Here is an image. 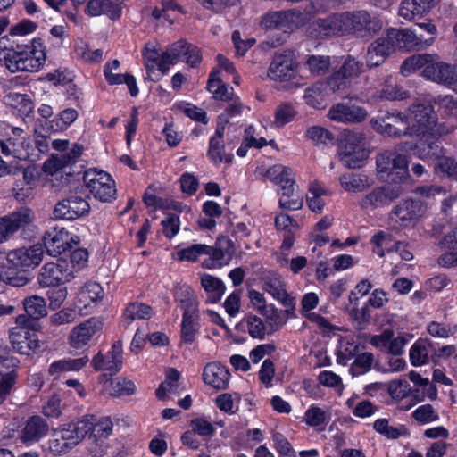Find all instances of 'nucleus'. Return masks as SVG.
<instances>
[{
    "label": "nucleus",
    "instance_id": "nucleus-1",
    "mask_svg": "<svg viewBox=\"0 0 457 457\" xmlns=\"http://www.w3.org/2000/svg\"><path fill=\"white\" fill-rule=\"evenodd\" d=\"M315 25L324 36L353 34L361 38H370L383 27L382 21L365 10L334 13L325 19H318Z\"/></svg>",
    "mask_w": 457,
    "mask_h": 457
},
{
    "label": "nucleus",
    "instance_id": "nucleus-2",
    "mask_svg": "<svg viewBox=\"0 0 457 457\" xmlns=\"http://www.w3.org/2000/svg\"><path fill=\"white\" fill-rule=\"evenodd\" d=\"M46 61V54L40 39H33L30 45L20 46L4 57L6 68L12 71H37Z\"/></svg>",
    "mask_w": 457,
    "mask_h": 457
},
{
    "label": "nucleus",
    "instance_id": "nucleus-3",
    "mask_svg": "<svg viewBox=\"0 0 457 457\" xmlns=\"http://www.w3.org/2000/svg\"><path fill=\"white\" fill-rule=\"evenodd\" d=\"M407 112L411 137H425L431 133L437 117L429 100L424 99L413 103Z\"/></svg>",
    "mask_w": 457,
    "mask_h": 457
},
{
    "label": "nucleus",
    "instance_id": "nucleus-4",
    "mask_svg": "<svg viewBox=\"0 0 457 457\" xmlns=\"http://www.w3.org/2000/svg\"><path fill=\"white\" fill-rule=\"evenodd\" d=\"M376 164L379 173H387L388 183L403 185L409 179L407 156L396 150H385L379 153L376 157Z\"/></svg>",
    "mask_w": 457,
    "mask_h": 457
},
{
    "label": "nucleus",
    "instance_id": "nucleus-5",
    "mask_svg": "<svg viewBox=\"0 0 457 457\" xmlns=\"http://www.w3.org/2000/svg\"><path fill=\"white\" fill-rule=\"evenodd\" d=\"M426 212L427 204L423 201L407 197L394 206L388 219L395 227L411 228L417 224Z\"/></svg>",
    "mask_w": 457,
    "mask_h": 457
},
{
    "label": "nucleus",
    "instance_id": "nucleus-6",
    "mask_svg": "<svg viewBox=\"0 0 457 457\" xmlns=\"http://www.w3.org/2000/svg\"><path fill=\"white\" fill-rule=\"evenodd\" d=\"M370 125L374 130L386 137L400 138L411 136L406 114L396 110L371 119Z\"/></svg>",
    "mask_w": 457,
    "mask_h": 457
},
{
    "label": "nucleus",
    "instance_id": "nucleus-7",
    "mask_svg": "<svg viewBox=\"0 0 457 457\" xmlns=\"http://www.w3.org/2000/svg\"><path fill=\"white\" fill-rule=\"evenodd\" d=\"M404 193V188L400 183H386L375 187L368 193L361 201V207L366 210H375L390 205L395 200Z\"/></svg>",
    "mask_w": 457,
    "mask_h": 457
},
{
    "label": "nucleus",
    "instance_id": "nucleus-8",
    "mask_svg": "<svg viewBox=\"0 0 457 457\" xmlns=\"http://www.w3.org/2000/svg\"><path fill=\"white\" fill-rule=\"evenodd\" d=\"M74 278L69 264L63 260L45 263L37 275V282L42 287H55L70 282Z\"/></svg>",
    "mask_w": 457,
    "mask_h": 457
},
{
    "label": "nucleus",
    "instance_id": "nucleus-9",
    "mask_svg": "<svg viewBox=\"0 0 457 457\" xmlns=\"http://www.w3.org/2000/svg\"><path fill=\"white\" fill-rule=\"evenodd\" d=\"M44 246L35 244L29 247H20L6 254V261L12 268L28 271L37 267L43 260Z\"/></svg>",
    "mask_w": 457,
    "mask_h": 457
},
{
    "label": "nucleus",
    "instance_id": "nucleus-10",
    "mask_svg": "<svg viewBox=\"0 0 457 457\" xmlns=\"http://www.w3.org/2000/svg\"><path fill=\"white\" fill-rule=\"evenodd\" d=\"M84 180L96 199L107 203L115 198V183L108 173L96 170L88 171L86 172Z\"/></svg>",
    "mask_w": 457,
    "mask_h": 457
},
{
    "label": "nucleus",
    "instance_id": "nucleus-11",
    "mask_svg": "<svg viewBox=\"0 0 457 457\" xmlns=\"http://www.w3.org/2000/svg\"><path fill=\"white\" fill-rule=\"evenodd\" d=\"M35 219L33 211L21 207L0 218V244L7 241L18 230L30 225Z\"/></svg>",
    "mask_w": 457,
    "mask_h": 457
},
{
    "label": "nucleus",
    "instance_id": "nucleus-12",
    "mask_svg": "<svg viewBox=\"0 0 457 457\" xmlns=\"http://www.w3.org/2000/svg\"><path fill=\"white\" fill-rule=\"evenodd\" d=\"M89 212L88 202L82 196L71 195L55 204L53 215L56 220H74Z\"/></svg>",
    "mask_w": 457,
    "mask_h": 457
},
{
    "label": "nucleus",
    "instance_id": "nucleus-13",
    "mask_svg": "<svg viewBox=\"0 0 457 457\" xmlns=\"http://www.w3.org/2000/svg\"><path fill=\"white\" fill-rule=\"evenodd\" d=\"M19 363V360L11 355L8 345L0 343V365L7 369L6 371L0 370V403L6 399L16 382Z\"/></svg>",
    "mask_w": 457,
    "mask_h": 457
},
{
    "label": "nucleus",
    "instance_id": "nucleus-14",
    "mask_svg": "<svg viewBox=\"0 0 457 457\" xmlns=\"http://www.w3.org/2000/svg\"><path fill=\"white\" fill-rule=\"evenodd\" d=\"M296 68L295 53L291 50H284L274 54L268 70V76L273 80H289L295 77Z\"/></svg>",
    "mask_w": 457,
    "mask_h": 457
},
{
    "label": "nucleus",
    "instance_id": "nucleus-15",
    "mask_svg": "<svg viewBox=\"0 0 457 457\" xmlns=\"http://www.w3.org/2000/svg\"><path fill=\"white\" fill-rule=\"evenodd\" d=\"M9 340L12 349L20 354L36 353L41 348L37 336L23 327L11 328Z\"/></svg>",
    "mask_w": 457,
    "mask_h": 457
},
{
    "label": "nucleus",
    "instance_id": "nucleus-16",
    "mask_svg": "<svg viewBox=\"0 0 457 457\" xmlns=\"http://www.w3.org/2000/svg\"><path fill=\"white\" fill-rule=\"evenodd\" d=\"M50 431V425L40 415H32L23 424L19 432V438L26 445H32L46 437Z\"/></svg>",
    "mask_w": 457,
    "mask_h": 457
},
{
    "label": "nucleus",
    "instance_id": "nucleus-17",
    "mask_svg": "<svg viewBox=\"0 0 457 457\" xmlns=\"http://www.w3.org/2000/svg\"><path fill=\"white\" fill-rule=\"evenodd\" d=\"M122 343L118 340L113 343L112 349L105 354L98 353L92 359L91 364L96 370H105L113 375L122 367Z\"/></svg>",
    "mask_w": 457,
    "mask_h": 457
},
{
    "label": "nucleus",
    "instance_id": "nucleus-18",
    "mask_svg": "<svg viewBox=\"0 0 457 457\" xmlns=\"http://www.w3.org/2000/svg\"><path fill=\"white\" fill-rule=\"evenodd\" d=\"M18 173L12 174L15 180L12 187L13 196L18 201H26L32 197L34 189L37 184V178L33 168L21 170L17 167Z\"/></svg>",
    "mask_w": 457,
    "mask_h": 457
},
{
    "label": "nucleus",
    "instance_id": "nucleus-19",
    "mask_svg": "<svg viewBox=\"0 0 457 457\" xmlns=\"http://www.w3.org/2000/svg\"><path fill=\"white\" fill-rule=\"evenodd\" d=\"M79 442V436L73 429V423H68L54 430L53 438L49 441V449L56 454L67 453Z\"/></svg>",
    "mask_w": 457,
    "mask_h": 457
},
{
    "label": "nucleus",
    "instance_id": "nucleus-20",
    "mask_svg": "<svg viewBox=\"0 0 457 457\" xmlns=\"http://www.w3.org/2000/svg\"><path fill=\"white\" fill-rule=\"evenodd\" d=\"M328 116L337 122L359 123L368 117V112L355 104L338 103L329 109Z\"/></svg>",
    "mask_w": 457,
    "mask_h": 457
},
{
    "label": "nucleus",
    "instance_id": "nucleus-21",
    "mask_svg": "<svg viewBox=\"0 0 457 457\" xmlns=\"http://www.w3.org/2000/svg\"><path fill=\"white\" fill-rule=\"evenodd\" d=\"M93 425L94 428H92V432L89 434L87 440L91 444L96 445L95 449H90L94 456L101 457L104 453L103 445L104 441L112 434L113 424L109 417L97 418L94 415Z\"/></svg>",
    "mask_w": 457,
    "mask_h": 457
},
{
    "label": "nucleus",
    "instance_id": "nucleus-22",
    "mask_svg": "<svg viewBox=\"0 0 457 457\" xmlns=\"http://www.w3.org/2000/svg\"><path fill=\"white\" fill-rule=\"evenodd\" d=\"M71 237L64 228L54 227L47 230L44 237V246L51 256H57L71 248Z\"/></svg>",
    "mask_w": 457,
    "mask_h": 457
},
{
    "label": "nucleus",
    "instance_id": "nucleus-23",
    "mask_svg": "<svg viewBox=\"0 0 457 457\" xmlns=\"http://www.w3.org/2000/svg\"><path fill=\"white\" fill-rule=\"evenodd\" d=\"M103 327L101 320L91 318L72 328L69 341L70 345L76 349L86 345Z\"/></svg>",
    "mask_w": 457,
    "mask_h": 457
},
{
    "label": "nucleus",
    "instance_id": "nucleus-24",
    "mask_svg": "<svg viewBox=\"0 0 457 457\" xmlns=\"http://www.w3.org/2000/svg\"><path fill=\"white\" fill-rule=\"evenodd\" d=\"M423 75L438 84L451 85L457 82V66L444 62H432L425 66Z\"/></svg>",
    "mask_w": 457,
    "mask_h": 457
},
{
    "label": "nucleus",
    "instance_id": "nucleus-25",
    "mask_svg": "<svg viewBox=\"0 0 457 457\" xmlns=\"http://www.w3.org/2000/svg\"><path fill=\"white\" fill-rule=\"evenodd\" d=\"M234 253L233 243L227 237L218 238L215 246L207 245L206 255H209L211 264L208 267H221L228 264Z\"/></svg>",
    "mask_w": 457,
    "mask_h": 457
},
{
    "label": "nucleus",
    "instance_id": "nucleus-26",
    "mask_svg": "<svg viewBox=\"0 0 457 457\" xmlns=\"http://www.w3.org/2000/svg\"><path fill=\"white\" fill-rule=\"evenodd\" d=\"M386 36L390 43H392L394 51L395 49L405 51L422 49V47H420L419 40L412 29L392 28L386 30Z\"/></svg>",
    "mask_w": 457,
    "mask_h": 457
},
{
    "label": "nucleus",
    "instance_id": "nucleus-27",
    "mask_svg": "<svg viewBox=\"0 0 457 457\" xmlns=\"http://www.w3.org/2000/svg\"><path fill=\"white\" fill-rule=\"evenodd\" d=\"M436 4V0H403L400 4L398 14L404 20L411 21L416 17H422L428 13Z\"/></svg>",
    "mask_w": 457,
    "mask_h": 457
},
{
    "label": "nucleus",
    "instance_id": "nucleus-28",
    "mask_svg": "<svg viewBox=\"0 0 457 457\" xmlns=\"http://www.w3.org/2000/svg\"><path fill=\"white\" fill-rule=\"evenodd\" d=\"M394 51L387 36L377 38L367 51L366 62L369 67H377Z\"/></svg>",
    "mask_w": 457,
    "mask_h": 457
},
{
    "label": "nucleus",
    "instance_id": "nucleus-29",
    "mask_svg": "<svg viewBox=\"0 0 457 457\" xmlns=\"http://www.w3.org/2000/svg\"><path fill=\"white\" fill-rule=\"evenodd\" d=\"M225 126L222 123H218L213 137L210 138L209 149L207 155L215 164L220 163L225 161L229 163L232 161L233 154H225V145L223 143V136Z\"/></svg>",
    "mask_w": 457,
    "mask_h": 457
},
{
    "label": "nucleus",
    "instance_id": "nucleus-30",
    "mask_svg": "<svg viewBox=\"0 0 457 457\" xmlns=\"http://www.w3.org/2000/svg\"><path fill=\"white\" fill-rule=\"evenodd\" d=\"M264 289L270 294L275 299L280 301L287 308V312L295 308L294 298L287 293L285 285L281 278L277 275H270L265 277L263 280Z\"/></svg>",
    "mask_w": 457,
    "mask_h": 457
},
{
    "label": "nucleus",
    "instance_id": "nucleus-31",
    "mask_svg": "<svg viewBox=\"0 0 457 457\" xmlns=\"http://www.w3.org/2000/svg\"><path fill=\"white\" fill-rule=\"evenodd\" d=\"M230 374L228 370L217 362L207 364L203 371L204 383L212 386L217 390L226 389L228 384Z\"/></svg>",
    "mask_w": 457,
    "mask_h": 457
},
{
    "label": "nucleus",
    "instance_id": "nucleus-32",
    "mask_svg": "<svg viewBox=\"0 0 457 457\" xmlns=\"http://www.w3.org/2000/svg\"><path fill=\"white\" fill-rule=\"evenodd\" d=\"M393 336V331L385 330L382 334L374 336L370 342L376 347L384 349L387 353L394 355H400L407 341L403 336L396 337Z\"/></svg>",
    "mask_w": 457,
    "mask_h": 457
},
{
    "label": "nucleus",
    "instance_id": "nucleus-33",
    "mask_svg": "<svg viewBox=\"0 0 457 457\" xmlns=\"http://www.w3.org/2000/svg\"><path fill=\"white\" fill-rule=\"evenodd\" d=\"M86 12L90 16L106 15L111 20L116 21L121 15L120 4L112 0H89Z\"/></svg>",
    "mask_w": 457,
    "mask_h": 457
},
{
    "label": "nucleus",
    "instance_id": "nucleus-34",
    "mask_svg": "<svg viewBox=\"0 0 457 457\" xmlns=\"http://www.w3.org/2000/svg\"><path fill=\"white\" fill-rule=\"evenodd\" d=\"M293 13L289 11L269 12L262 18L261 26L264 29L284 30L290 29Z\"/></svg>",
    "mask_w": 457,
    "mask_h": 457
},
{
    "label": "nucleus",
    "instance_id": "nucleus-35",
    "mask_svg": "<svg viewBox=\"0 0 457 457\" xmlns=\"http://www.w3.org/2000/svg\"><path fill=\"white\" fill-rule=\"evenodd\" d=\"M342 137L339 153L365 150L364 146L369 142L367 135L362 131L345 129Z\"/></svg>",
    "mask_w": 457,
    "mask_h": 457
},
{
    "label": "nucleus",
    "instance_id": "nucleus-36",
    "mask_svg": "<svg viewBox=\"0 0 457 457\" xmlns=\"http://www.w3.org/2000/svg\"><path fill=\"white\" fill-rule=\"evenodd\" d=\"M430 135L431 133L422 137L413 148L414 154L421 159L431 157L440 158L442 145L436 139L430 137Z\"/></svg>",
    "mask_w": 457,
    "mask_h": 457
},
{
    "label": "nucleus",
    "instance_id": "nucleus-37",
    "mask_svg": "<svg viewBox=\"0 0 457 457\" xmlns=\"http://www.w3.org/2000/svg\"><path fill=\"white\" fill-rule=\"evenodd\" d=\"M442 245L450 252L443 254L439 258L438 263L444 267L457 265V228L444 237Z\"/></svg>",
    "mask_w": 457,
    "mask_h": 457
},
{
    "label": "nucleus",
    "instance_id": "nucleus-38",
    "mask_svg": "<svg viewBox=\"0 0 457 457\" xmlns=\"http://www.w3.org/2000/svg\"><path fill=\"white\" fill-rule=\"evenodd\" d=\"M29 144L25 137H10L0 142V147L2 153L5 155H12L17 159H25L28 156L25 148L29 147Z\"/></svg>",
    "mask_w": 457,
    "mask_h": 457
},
{
    "label": "nucleus",
    "instance_id": "nucleus-39",
    "mask_svg": "<svg viewBox=\"0 0 457 457\" xmlns=\"http://www.w3.org/2000/svg\"><path fill=\"white\" fill-rule=\"evenodd\" d=\"M342 187L348 192H362L369 188L371 181L364 174L349 173L339 178Z\"/></svg>",
    "mask_w": 457,
    "mask_h": 457
},
{
    "label": "nucleus",
    "instance_id": "nucleus-40",
    "mask_svg": "<svg viewBox=\"0 0 457 457\" xmlns=\"http://www.w3.org/2000/svg\"><path fill=\"white\" fill-rule=\"evenodd\" d=\"M16 270V268H12L11 265L0 267V278L4 280V284L21 287L30 282L31 278L28 276L27 271L21 270L17 271Z\"/></svg>",
    "mask_w": 457,
    "mask_h": 457
},
{
    "label": "nucleus",
    "instance_id": "nucleus-41",
    "mask_svg": "<svg viewBox=\"0 0 457 457\" xmlns=\"http://www.w3.org/2000/svg\"><path fill=\"white\" fill-rule=\"evenodd\" d=\"M87 356L77 359L59 360L54 361L48 368V373L52 376L59 375L65 371H77L81 370L88 362Z\"/></svg>",
    "mask_w": 457,
    "mask_h": 457
},
{
    "label": "nucleus",
    "instance_id": "nucleus-42",
    "mask_svg": "<svg viewBox=\"0 0 457 457\" xmlns=\"http://www.w3.org/2000/svg\"><path fill=\"white\" fill-rule=\"evenodd\" d=\"M331 65L330 57L328 55L309 54L303 62V67L309 71L312 76H323Z\"/></svg>",
    "mask_w": 457,
    "mask_h": 457
},
{
    "label": "nucleus",
    "instance_id": "nucleus-43",
    "mask_svg": "<svg viewBox=\"0 0 457 457\" xmlns=\"http://www.w3.org/2000/svg\"><path fill=\"white\" fill-rule=\"evenodd\" d=\"M412 30L419 40L420 47H422V49L432 45L437 34V29L431 21L415 23Z\"/></svg>",
    "mask_w": 457,
    "mask_h": 457
},
{
    "label": "nucleus",
    "instance_id": "nucleus-44",
    "mask_svg": "<svg viewBox=\"0 0 457 457\" xmlns=\"http://www.w3.org/2000/svg\"><path fill=\"white\" fill-rule=\"evenodd\" d=\"M201 284L208 294L207 301L217 303L225 292V286L218 278L205 274L201 278Z\"/></svg>",
    "mask_w": 457,
    "mask_h": 457
},
{
    "label": "nucleus",
    "instance_id": "nucleus-45",
    "mask_svg": "<svg viewBox=\"0 0 457 457\" xmlns=\"http://www.w3.org/2000/svg\"><path fill=\"white\" fill-rule=\"evenodd\" d=\"M182 40H179L170 45L167 50L162 54L158 62V69L162 74L167 73L170 65L179 62L182 55Z\"/></svg>",
    "mask_w": 457,
    "mask_h": 457
},
{
    "label": "nucleus",
    "instance_id": "nucleus-46",
    "mask_svg": "<svg viewBox=\"0 0 457 457\" xmlns=\"http://www.w3.org/2000/svg\"><path fill=\"white\" fill-rule=\"evenodd\" d=\"M322 82L324 83V87L328 95L332 93L341 96L347 94L351 84L337 70L334 71L332 74Z\"/></svg>",
    "mask_w": 457,
    "mask_h": 457
},
{
    "label": "nucleus",
    "instance_id": "nucleus-47",
    "mask_svg": "<svg viewBox=\"0 0 457 457\" xmlns=\"http://www.w3.org/2000/svg\"><path fill=\"white\" fill-rule=\"evenodd\" d=\"M22 304L27 315L34 320H38L47 313L46 300L42 296L26 297L22 301Z\"/></svg>",
    "mask_w": 457,
    "mask_h": 457
},
{
    "label": "nucleus",
    "instance_id": "nucleus-48",
    "mask_svg": "<svg viewBox=\"0 0 457 457\" xmlns=\"http://www.w3.org/2000/svg\"><path fill=\"white\" fill-rule=\"evenodd\" d=\"M327 95L328 93L324 87V83L319 81L304 90L303 98L308 105L320 108L323 105Z\"/></svg>",
    "mask_w": 457,
    "mask_h": 457
},
{
    "label": "nucleus",
    "instance_id": "nucleus-49",
    "mask_svg": "<svg viewBox=\"0 0 457 457\" xmlns=\"http://www.w3.org/2000/svg\"><path fill=\"white\" fill-rule=\"evenodd\" d=\"M328 191L319 183L311 184L306 195V201L309 208L315 212H320L325 205L322 195H326Z\"/></svg>",
    "mask_w": 457,
    "mask_h": 457
},
{
    "label": "nucleus",
    "instance_id": "nucleus-50",
    "mask_svg": "<svg viewBox=\"0 0 457 457\" xmlns=\"http://www.w3.org/2000/svg\"><path fill=\"white\" fill-rule=\"evenodd\" d=\"M176 298L180 303V307L183 309V317H195L198 314V303L189 287H185L180 295H177Z\"/></svg>",
    "mask_w": 457,
    "mask_h": 457
},
{
    "label": "nucleus",
    "instance_id": "nucleus-51",
    "mask_svg": "<svg viewBox=\"0 0 457 457\" xmlns=\"http://www.w3.org/2000/svg\"><path fill=\"white\" fill-rule=\"evenodd\" d=\"M363 70V62L351 55H348L344 60L342 65L337 69L340 74H342L349 82L358 78L362 73Z\"/></svg>",
    "mask_w": 457,
    "mask_h": 457
},
{
    "label": "nucleus",
    "instance_id": "nucleus-52",
    "mask_svg": "<svg viewBox=\"0 0 457 457\" xmlns=\"http://www.w3.org/2000/svg\"><path fill=\"white\" fill-rule=\"evenodd\" d=\"M199 316L182 317L180 338L181 343L192 344L199 331Z\"/></svg>",
    "mask_w": 457,
    "mask_h": 457
},
{
    "label": "nucleus",
    "instance_id": "nucleus-53",
    "mask_svg": "<svg viewBox=\"0 0 457 457\" xmlns=\"http://www.w3.org/2000/svg\"><path fill=\"white\" fill-rule=\"evenodd\" d=\"M303 198L294 192V186H283L281 187V197L279 205L281 208L289 210H299L303 206Z\"/></svg>",
    "mask_w": 457,
    "mask_h": 457
},
{
    "label": "nucleus",
    "instance_id": "nucleus-54",
    "mask_svg": "<svg viewBox=\"0 0 457 457\" xmlns=\"http://www.w3.org/2000/svg\"><path fill=\"white\" fill-rule=\"evenodd\" d=\"M433 62V56L431 54H414L407 58L401 66V72L404 76H408L410 73L415 71L418 69L427 66Z\"/></svg>",
    "mask_w": 457,
    "mask_h": 457
},
{
    "label": "nucleus",
    "instance_id": "nucleus-55",
    "mask_svg": "<svg viewBox=\"0 0 457 457\" xmlns=\"http://www.w3.org/2000/svg\"><path fill=\"white\" fill-rule=\"evenodd\" d=\"M79 113L73 108H67L62 111L58 117H55L49 122V129L53 131L66 129L78 118Z\"/></svg>",
    "mask_w": 457,
    "mask_h": 457
},
{
    "label": "nucleus",
    "instance_id": "nucleus-56",
    "mask_svg": "<svg viewBox=\"0 0 457 457\" xmlns=\"http://www.w3.org/2000/svg\"><path fill=\"white\" fill-rule=\"evenodd\" d=\"M305 137L315 145H328L335 143L334 135L320 126H312L307 129Z\"/></svg>",
    "mask_w": 457,
    "mask_h": 457
},
{
    "label": "nucleus",
    "instance_id": "nucleus-57",
    "mask_svg": "<svg viewBox=\"0 0 457 457\" xmlns=\"http://www.w3.org/2000/svg\"><path fill=\"white\" fill-rule=\"evenodd\" d=\"M269 321L270 330L268 334L277 331L287 320V317L282 311L274 308L272 305L264 306L262 312Z\"/></svg>",
    "mask_w": 457,
    "mask_h": 457
},
{
    "label": "nucleus",
    "instance_id": "nucleus-58",
    "mask_svg": "<svg viewBox=\"0 0 457 457\" xmlns=\"http://www.w3.org/2000/svg\"><path fill=\"white\" fill-rule=\"evenodd\" d=\"M124 318L129 321L135 320H148L152 316V308L143 303H131L124 312Z\"/></svg>",
    "mask_w": 457,
    "mask_h": 457
},
{
    "label": "nucleus",
    "instance_id": "nucleus-59",
    "mask_svg": "<svg viewBox=\"0 0 457 457\" xmlns=\"http://www.w3.org/2000/svg\"><path fill=\"white\" fill-rule=\"evenodd\" d=\"M339 159L349 169L361 168L368 157L366 150H354L352 152L339 153Z\"/></svg>",
    "mask_w": 457,
    "mask_h": 457
},
{
    "label": "nucleus",
    "instance_id": "nucleus-60",
    "mask_svg": "<svg viewBox=\"0 0 457 457\" xmlns=\"http://www.w3.org/2000/svg\"><path fill=\"white\" fill-rule=\"evenodd\" d=\"M245 321L247 325L248 333L253 338L263 339L269 332L263 320L256 315H247Z\"/></svg>",
    "mask_w": 457,
    "mask_h": 457
},
{
    "label": "nucleus",
    "instance_id": "nucleus-61",
    "mask_svg": "<svg viewBox=\"0 0 457 457\" xmlns=\"http://www.w3.org/2000/svg\"><path fill=\"white\" fill-rule=\"evenodd\" d=\"M429 352L427 343L424 341L416 342L411 348L410 360L414 366H420L428 361Z\"/></svg>",
    "mask_w": 457,
    "mask_h": 457
},
{
    "label": "nucleus",
    "instance_id": "nucleus-62",
    "mask_svg": "<svg viewBox=\"0 0 457 457\" xmlns=\"http://www.w3.org/2000/svg\"><path fill=\"white\" fill-rule=\"evenodd\" d=\"M79 295L81 302H96L104 297V290L100 284L89 282L80 288Z\"/></svg>",
    "mask_w": 457,
    "mask_h": 457
},
{
    "label": "nucleus",
    "instance_id": "nucleus-63",
    "mask_svg": "<svg viewBox=\"0 0 457 457\" xmlns=\"http://www.w3.org/2000/svg\"><path fill=\"white\" fill-rule=\"evenodd\" d=\"M296 111L291 104L284 103L279 104L275 111L274 123L277 127H283L293 120Z\"/></svg>",
    "mask_w": 457,
    "mask_h": 457
},
{
    "label": "nucleus",
    "instance_id": "nucleus-64",
    "mask_svg": "<svg viewBox=\"0 0 457 457\" xmlns=\"http://www.w3.org/2000/svg\"><path fill=\"white\" fill-rule=\"evenodd\" d=\"M305 421L309 426H324L328 422V416L325 411L317 406L310 407L305 412Z\"/></svg>",
    "mask_w": 457,
    "mask_h": 457
}]
</instances>
